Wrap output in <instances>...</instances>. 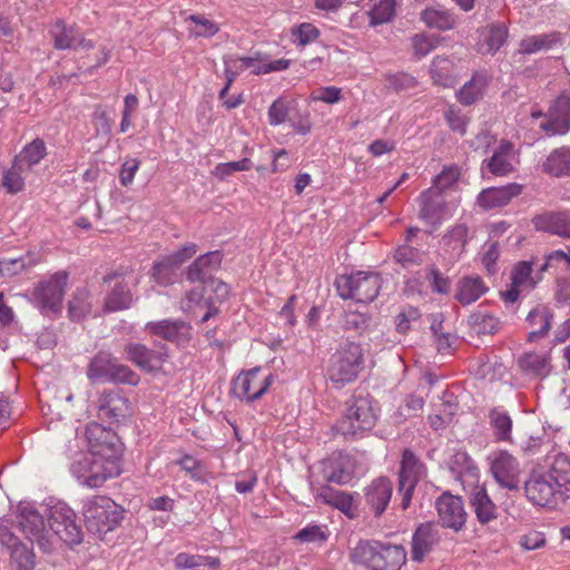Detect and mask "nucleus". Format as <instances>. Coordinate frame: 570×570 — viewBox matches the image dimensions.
<instances>
[{
  "instance_id": "38",
  "label": "nucleus",
  "mask_w": 570,
  "mask_h": 570,
  "mask_svg": "<svg viewBox=\"0 0 570 570\" xmlns=\"http://www.w3.org/2000/svg\"><path fill=\"white\" fill-rule=\"evenodd\" d=\"M513 151V144L509 140H501L488 160L489 170L495 176H504L513 170L510 156Z\"/></svg>"
},
{
  "instance_id": "23",
  "label": "nucleus",
  "mask_w": 570,
  "mask_h": 570,
  "mask_svg": "<svg viewBox=\"0 0 570 570\" xmlns=\"http://www.w3.org/2000/svg\"><path fill=\"white\" fill-rule=\"evenodd\" d=\"M393 494V483L389 478L381 476L364 489L365 508L375 518L386 510Z\"/></svg>"
},
{
  "instance_id": "63",
  "label": "nucleus",
  "mask_w": 570,
  "mask_h": 570,
  "mask_svg": "<svg viewBox=\"0 0 570 570\" xmlns=\"http://www.w3.org/2000/svg\"><path fill=\"white\" fill-rule=\"evenodd\" d=\"M386 86L394 91L412 89L416 86V79L407 72L391 73L385 77Z\"/></svg>"
},
{
  "instance_id": "17",
  "label": "nucleus",
  "mask_w": 570,
  "mask_h": 570,
  "mask_svg": "<svg viewBox=\"0 0 570 570\" xmlns=\"http://www.w3.org/2000/svg\"><path fill=\"white\" fill-rule=\"evenodd\" d=\"M98 415L110 424L119 423L130 415V402L119 389L104 390L97 401Z\"/></svg>"
},
{
  "instance_id": "35",
  "label": "nucleus",
  "mask_w": 570,
  "mask_h": 570,
  "mask_svg": "<svg viewBox=\"0 0 570 570\" xmlns=\"http://www.w3.org/2000/svg\"><path fill=\"white\" fill-rule=\"evenodd\" d=\"M549 475L557 490L567 499L570 498V459L559 453L554 456L550 470L544 472Z\"/></svg>"
},
{
  "instance_id": "59",
  "label": "nucleus",
  "mask_w": 570,
  "mask_h": 570,
  "mask_svg": "<svg viewBox=\"0 0 570 570\" xmlns=\"http://www.w3.org/2000/svg\"><path fill=\"white\" fill-rule=\"evenodd\" d=\"M291 109L287 104L282 99L277 98L268 107L267 117L271 126H279L288 120L291 116Z\"/></svg>"
},
{
  "instance_id": "28",
  "label": "nucleus",
  "mask_w": 570,
  "mask_h": 570,
  "mask_svg": "<svg viewBox=\"0 0 570 570\" xmlns=\"http://www.w3.org/2000/svg\"><path fill=\"white\" fill-rule=\"evenodd\" d=\"M537 230L570 238V212H544L532 218Z\"/></svg>"
},
{
  "instance_id": "24",
  "label": "nucleus",
  "mask_w": 570,
  "mask_h": 570,
  "mask_svg": "<svg viewBox=\"0 0 570 570\" xmlns=\"http://www.w3.org/2000/svg\"><path fill=\"white\" fill-rule=\"evenodd\" d=\"M222 262L223 254L220 250L203 254L187 267L185 272L186 279L190 283L206 285L215 278L213 275L220 268Z\"/></svg>"
},
{
  "instance_id": "36",
  "label": "nucleus",
  "mask_w": 570,
  "mask_h": 570,
  "mask_svg": "<svg viewBox=\"0 0 570 570\" xmlns=\"http://www.w3.org/2000/svg\"><path fill=\"white\" fill-rule=\"evenodd\" d=\"M518 365L524 374L541 379L548 376L551 370L550 356L538 352L523 353L518 358Z\"/></svg>"
},
{
  "instance_id": "49",
  "label": "nucleus",
  "mask_w": 570,
  "mask_h": 570,
  "mask_svg": "<svg viewBox=\"0 0 570 570\" xmlns=\"http://www.w3.org/2000/svg\"><path fill=\"white\" fill-rule=\"evenodd\" d=\"M28 169L13 159L12 166L3 174L1 183L2 187L9 194H17L21 191L24 187V178L22 175Z\"/></svg>"
},
{
  "instance_id": "19",
  "label": "nucleus",
  "mask_w": 570,
  "mask_h": 570,
  "mask_svg": "<svg viewBox=\"0 0 570 570\" xmlns=\"http://www.w3.org/2000/svg\"><path fill=\"white\" fill-rule=\"evenodd\" d=\"M541 124V129L550 135H566L570 131V97L566 94L558 96L549 107Z\"/></svg>"
},
{
  "instance_id": "31",
  "label": "nucleus",
  "mask_w": 570,
  "mask_h": 570,
  "mask_svg": "<svg viewBox=\"0 0 570 570\" xmlns=\"http://www.w3.org/2000/svg\"><path fill=\"white\" fill-rule=\"evenodd\" d=\"M488 289L481 276H464L456 283L454 298L464 306L470 305L484 295Z\"/></svg>"
},
{
  "instance_id": "44",
  "label": "nucleus",
  "mask_w": 570,
  "mask_h": 570,
  "mask_svg": "<svg viewBox=\"0 0 570 570\" xmlns=\"http://www.w3.org/2000/svg\"><path fill=\"white\" fill-rule=\"evenodd\" d=\"M91 294L82 287L77 288L69 301L68 313L72 321H81L91 312Z\"/></svg>"
},
{
  "instance_id": "55",
  "label": "nucleus",
  "mask_w": 570,
  "mask_h": 570,
  "mask_svg": "<svg viewBox=\"0 0 570 570\" xmlns=\"http://www.w3.org/2000/svg\"><path fill=\"white\" fill-rule=\"evenodd\" d=\"M425 278L430 283L433 293L441 295H448L450 293L451 279L444 276L435 266L428 268Z\"/></svg>"
},
{
  "instance_id": "32",
  "label": "nucleus",
  "mask_w": 570,
  "mask_h": 570,
  "mask_svg": "<svg viewBox=\"0 0 570 570\" xmlns=\"http://www.w3.org/2000/svg\"><path fill=\"white\" fill-rule=\"evenodd\" d=\"M552 320L553 313L549 307L539 305L532 308L525 318L527 324L532 327L527 341L532 343L546 337L550 332Z\"/></svg>"
},
{
  "instance_id": "29",
  "label": "nucleus",
  "mask_w": 570,
  "mask_h": 570,
  "mask_svg": "<svg viewBox=\"0 0 570 570\" xmlns=\"http://www.w3.org/2000/svg\"><path fill=\"white\" fill-rule=\"evenodd\" d=\"M469 500L476 520L481 524H488L498 518V508L483 485L474 487Z\"/></svg>"
},
{
  "instance_id": "11",
  "label": "nucleus",
  "mask_w": 570,
  "mask_h": 570,
  "mask_svg": "<svg viewBox=\"0 0 570 570\" xmlns=\"http://www.w3.org/2000/svg\"><path fill=\"white\" fill-rule=\"evenodd\" d=\"M527 499L534 505L554 508L566 498L554 488L552 480L543 471H532L523 482Z\"/></svg>"
},
{
  "instance_id": "14",
  "label": "nucleus",
  "mask_w": 570,
  "mask_h": 570,
  "mask_svg": "<svg viewBox=\"0 0 570 570\" xmlns=\"http://www.w3.org/2000/svg\"><path fill=\"white\" fill-rule=\"evenodd\" d=\"M86 438L90 453L99 456L105 462L114 461L119 464L122 448L117 434L111 429H106L99 423H92L86 429Z\"/></svg>"
},
{
  "instance_id": "43",
  "label": "nucleus",
  "mask_w": 570,
  "mask_h": 570,
  "mask_svg": "<svg viewBox=\"0 0 570 570\" xmlns=\"http://www.w3.org/2000/svg\"><path fill=\"white\" fill-rule=\"evenodd\" d=\"M47 155L46 144L42 139L36 138L27 144L21 153L14 157V160L30 170L32 166L38 165Z\"/></svg>"
},
{
  "instance_id": "15",
  "label": "nucleus",
  "mask_w": 570,
  "mask_h": 570,
  "mask_svg": "<svg viewBox=\"0 0 570 570\" xmlns=\"http://www.w3.org/2000/svg\"><path fill=\"white\" fill-rule=\"evenodd\" d=\"M145 331L151 336L174 344L178 348H186L193 340V326L181 318H165L150 321Z\"/></svg>"
},
{
  "instance_id": "57",
  "label": "nucleus",
  "mask_w": 570,
  "mask_h": 570,
  "mask_svg": "<svg viewBox=\"0 0 570 570\" xmlns=\"http://www.w3.org/2000/svg\"><path fill=\"white\" fill-rule=\"evenodd\" d=\"M549 268L570 273V258L568 252L561 249L553 250L546 256V262L540 267V272H546Z\"/></svg>"
},
{
  "instance_id": "3",
  "label": "nucleus",
  "mask_w": 570,
  "mask_h": 570,
  "mask_svg": "<svg viewBox=\"0 0 570 570\" xmlns=\"http://www.w3.org/2000/svg\"><path fill=\"white\" fill-rule=\"evenodd\" d=\"M87 530L101 537L120 525L125 509L106 495H94L82 502Z\"/></svg>"
},
{
  "instance_id": "25",
  "label": "nucleus",
  "mask_w": 570,
  "mask_h": 570,
  "mask_svg": "<svg viewBox=\"0 0 570 570\" xmlns=\"http://www.w3.org/2000/svg\"><path fill=\"white\" fill-rule=\"evenodd\" d=\"M491 472L495 481L505 489L519 488V463L507 451H501L491 463Z\"/></svg>"
},
{
  "instance_id": "42",
  "label": "nucleus",
  "mask_w": 570,
  "mask_h": 570,
  "mask_svg": "<svg viewBox=\"0 0 570 570\" xmlns=\"http://www.w3.org/2000/svg\"><path fill=\"white\" fill-rule=\"evenodd\" d=\"M468 323L476 335H494L501 327L499 317L483 311L472 313L469 316Z\"/></svg>"
},
{
  "instance_id": "2",
  "label": "nucleus",
  "mask_w": 570,
  "mask_h": 570,
  "mask_svg": "<svg viewBox=\"0 0 570 570\" xmlns=\"http://www.w3.org/2000/svg\"><path fill=\"white\" fill-rule=\"evenodd\" d=\"M375 400L366 395H353L346 402L344 415L338 420L334 430L345 439L362 436L364 432L372 430L377 421Z\"/></svg>"
},
{
  "instance_id": "61",
  "label": "nucleus",
  "mask_w": 570,
  "mask_h": 570,
  "mask_svg": "<svg viewBox=\"0 0 570 570\" xmlns=\"http://www.w3.org/2000/svg\"><path fill=\"white\" fill-rule=\"evenodd\" d=\"M532 264L527 261L519 262L511 272V283L513 286H522L529 283V286L533 288L535 282L531 278Z\"/></svg>"
},
{
  "instance_id": "41",
  "label": "nucleus",
  "mask_w": 570,
  "mask_h": 570,
  "mask_svg": "<svg viewBox=\"0 0 570 570\" xmlns=\"http://www.w3.org/2000/svg\"><path fill=\"white\" fill-rule=\"evenodd\" d=\"M509 29L504 23H492L488 26V32L479 47L482 55H494L507 42Z\"/></svg>"
},
{
  "instance_id": "22",
  "label": "nucleus",
  "mask_w": 570,
  "mask_h": 570,
  "mask_svg": "<svg viewBox=\"0 0 570 570\" xmlns=\"http://www.w3.org/2000/svg\"><path fill=\"white\" fill-rule=\"evenodd\" d=\"M311 490L313 491L316 500L340 510L348 519H355L358 517L357 507L352 493L334 489L327 484L315 488L313 483H311Z\"/></svg>"
},
{
  "instance_id": "37",
  "label": "nucleus",
  "mask_w": 570,
  "mask_h": 570,
  "mask_svg": "<svg viewBox=\"0 0 570 570\" xmlns=\"http://www.w3.org/2000/svg\"><path fill=\"white\" fill-rule=\"evenodd\" d=\"M487 86V75L475 72L456 92V99L463 106H471L483 97Z\"/></svg>"
},
{
  "instance_id": "7",
  "label": "nucleus",
  "mask_w": 570,
  "mask_h": 570,
  "mask_svg": "<svg viewBox=\"0 0 570 570\" xmlns=\"http://www.w3.org/2000/svg\"><path fill=\"white\" fill-rule=\"evenodd\" d=\"M70 471L81 484L91 489L102 487L107 480L117 478L121 472L120 464L105 462L90 452L80 454L71 463Z\"/></svg>"
},
{
  "instance_id": "34",
  "label": "nucleus",
  "mask_w": 570,
  "mask_h": 570,
  "mask_svg": "<svg viewBox=\"0 0 570 570\" xmlns=\"http://www.w3.org/2000/svg\"><path fill=\"white\" fill-rule=\"evenodd\" d=\"M564 35L560 31H552L549 33L533 35L523 38L520 41L519 53L532 55L540 50H550L563 43Z\"/></svg>"
},
{
  "instance_id": "30",
  "label": "nucleus",
  "mask_w": 570,
  "mask_h": 570,
  "mask_svg": "<svg viewBox=\"0 0 570 570\" xmlns=\"http://www.w3.org/2000/svg\"><path fill=\"white\" fill-rule=\"evenodd\" d=\"M439 541L438 531L431 523L420 524L412 537L411 557L415 562H422L433 546Z\"/></svg>"
},
{
  "instance_id": "4",
  "label": "nucleus",
  "mask_w": 570,
  "mask_h": 570,
  "mask_svg": "<svg viewBox=\"0 0 570 570\" xmlns=\"http://www.w3.org/2000/svg\"><path fill=\"white\" fill-rule=\"evenodd\" d=\"M87 379L91 383H117L136 386L139 375L128 365L119 363L108 350L98 351L89 361L86 368Z\"/></svg>"
},
{
  "instance_id": "45",
  "label": "nucleus",
  "mask_w": 570,
  "mask_h": 570,
  "mask_svg": "<svg viewBox=\"0 0 570 570\" xmlns=\"http://www.w3.org/2000/svg\"><path fill=\"white\" fill-rule=\"evenodd\" d=\"M421 19L429 28L442 31L451 30L455 26L454 16L442 9L426 8L421 12Z\"/></svg>"
},
{
  "instance_id": "50",
  "label": "nucleus",
  "mask_w": 570,
  "mask_h": 570,
  "mask_svg": "<svg viewBox=\"0 0 570 570\" xmlns=\"http://www.w3.org/2000/svg\"><path fill=\"white\" fill-rule=\"evenodd\" d=\"M177 269L175 265L167 262V258L164 257L161 261L154 263L150 274L158 285L166 287L176 282Z\"/></svg>"
},
{
  "instance_id": "33",
  "label": "nucleus",
  "mask_w": 570,
  "mask_h": 570,
  "mask_svg": "<svg viewBox=\"0 0 570 570\" xmlns=\"http://www.w3.org/2000/svg\"><path fill=\"white\" fill-rule=\"evenodd\" d=\"M134 295L128 283L117 282L106 294L102 311L106 314L125 311L131 307Z\"/></svg>"
},
{
  "instance_id": "58",
  "label": "nucleus",
  "mask_w": 570,
  "mask_h": 570,
  "mask_svg": "<svg viewBox=\"0 0 570 570\" xmlns=\"http://www.w3.org/2000/svg\"><path fill=\"white\" fill-rule=\"evenodd\" d=\"M448 65L449 60L440 56L435 57L431 63L430 72L434 82L443 87L452 85V77L449 75Z\"/></svg>"
},
{
  "instance_id": "6",
  "label": "nucleus",
  "mask_w": 570,
  "mask_h": 570,
  "mask_svg": "<svg viewBox=\"0 0 570 570\" xmlns=\"http://www.w3.org/2000/svg\"><path fill=\"white\" fill-rule=\"evenodd\" d=\"M334 286L341 298L368 304L377 297L382 277L375 272L358 271L336 276Z\"/></svg>"
},
{
  "instance_id": "62",
  "label": "nucleus",
  "mask_w": 570,
  "mask_h": 570,
  "mask_svg": "<svg viewBox=\"0 0 570 570\" xmlns=\"http://www.w3.org/2000/svg\"><path fill=\"white\" fill-rule=\"evenodd\" d=\"M444 118L451 130L459 132L461 136L465 135L469 119L459 108L454 106L449 107L444 114Z\"/></svg>"
},
{
  "instance_id": "20",
  "label": "nucleus",
  "mask_w": 570,
  "mask_h": 570,
  "mask_svg": "<svg viewBox=\"0 0 570 570\" xmlns=\"http://www.w3.org/2000/svg\"><path fill=\"white\" fill-rule=\"evenodd\" d=\"M354 460L345 452H334L322 462V474L326 482L344 485L354 475Z\"/></svg>"
},
{
  "instance_id": "40",
  "label": "nucleus",
  "mask_w": 570,
  "mask_h": 570,
  "mask_svg": "<svg viewBox=\"0 0 570 570\" xmlns=\"http://www.w3.org/2000/svg\"><path fill=\"white\" fill-rule=\"evenodd\" d=\"M50 37L53 40V47L57 50H67L76 48L79 39V31L73 26H67L63 20H57L50 28Z\"/></svg>"
},
{
  "instance_id": "26",
  "label": "nucleus",
  "mask_w": 570,
  "mask_h": 570,
  "mask_svg": "<svg viewBox=\"0 0 570 570\" xmlns=\"http://www.w3.org/2000/svg\"><path fill=\"white\" fill-rule=\"evenodd\" d=\"M522 193V186L511 183L504 186L483 189L476 197V204L484 210L501 208L508 205L512 198Z\"/></svg>"
},
{
  "instance_id": "18",
  "label": "nucleus",
  "mask_w": 570,
  "mask_h": 570,
  "mask_svg": "<svg viewBox=\"0 0 570 570\" xmlns=\"http://www.w3.org/2000/svg\"><path fill=\"white\" fill-rule=\"evenodd\" d=\"M0 542L10 553L12 570H35L36 556L30 544L22 542L6 527L0 528Z\"/></svg>"
},
{
  "instance_id": "9",
  "label": "nucleus",
  "mask_w": 570,
  "mask_h": 570,
  "mask_svg": "<svg viewBox=\"0 0 570 570\" xmlns=\"http://www.w3.org/2000/svg\"><path fill=\"white\" fill-rule=\"evenodd\" d=\"M48 523L51 531L66 544L81 543L83 533L77 522V514L65 502H57L49 508Z\"/></svg>"
},
{
  "instance_id": "64",
  "label": "nucleus",
  "mask_w": 570,
  "mask_h": 570,
  "mask_svg": "<svg viewBox=\"0 0 570 570\" xmlns=\"http://www.w3.org/2000/svg\"><path fill=\"white\" fill-rule=\"evenodd\" d=\"M325 527L312 524L301 529L295 538L304 543L318 542L322 543L327 540V533Z\"/></svg>"
},
{
  "instance_id": "46",
  "label": "nucleus",
  "mask_w": 570,
  "mask_h": 570,
  "mask_svg": "<svg viewBox=\"0 0 570 570\" xmlns=\"http://www.w3.org/2000/svg\"><path fill=\"white\" fill-rule=\"evenodd\" d=\"M174 564L177 569H197L200 567H208L217 569L220 564L218 558L210 556L190 554L187 552H179L175 559Z\"/></svg>"
},
{
  "instance_id": "51",
  "label": "nucleus",
  "mask_w": 570,
  "mask_h": 570,
  "mask_svg": "<svg viewBox=\"0 0 570 570\" xmlns=\"http://www.w3.org/2000/svg\"><path fill=\"white\" fill-rule=\"evenodd\" d=\"M423 256L424 253L421 249L410 244L400 245L394 253L395 262L404 268L421 265L423 263Z\"/></svg>"
},
{
  "instance_id": "12",
  "label": "nucleus",
  "mask_w": 570,
  "mask_h": 570,
  "mask_svg": "<svg viewBox=\"0 0 570 570\" xmlns=\"http://www.w3.org/2000/svg\"><path fill=\"white\" fill-rule=\"evenodd\" d=\"M274 382L272 374L264 375L259 366L242 371L232 381V393L239 400L252 403L259 400Z\"/></svg>"
},
{
  "instance_id": "56",
  "label": "nucleus",
  "mask_w": 570,
  "mask_h": 570,
  "mask_svg": "<svg viewBox=\"0 0 570 570\" xmlns=\"http://www.w3.org/2000/svg\"><path fill=\"white\" fill-rule=\"evenodd\" d=\"M187 21L195 23L193 33L196 37L209 38L215 36L219 31V27L214 21L207 19L203 14H190L186 18Z\"/></svg>"
},
{
  "instance_id": "16",
  "label": "nucleus",
  "mask_w": 570,
  "mask_h": 570,
  "mask_svg": "<svg viewBox=\"0 0 570 570\" xmlns=\"http://www.w3.org/2000/svg\"><path fill=\"white\" fill-rule=\"evenodd\" d=\"M124 352L129 362L148 373L159 371L169 358V350L164 343L150 348L142 343L128 342Z\"/></svg>"
},
{
  "instance_id": "5",
  "label": "nucleus",
  "mask_w": 570,
  "mask_h": 570,
  "mask_svg": "<svg viewBox=\"0 0 570 570\" xmlns=\"http://www.w3.org/2000/svg\"><path fill=\"white\" fill-rule=\"evenodd\" d=\"M363 368V350L354 342H342L331 355L327 376L336 387L354 382Z\"/></svg>"
},
{
  "instance_id": "10",
  "label": "nucleus",
  "mask_w": 570,
  "mask_h": 570,
  "mask_svg": "<svg viewBox=\"0 0 570 570\" xmlns=\"http://www.w3.org/2000/svg\"><path fill=\"white\" fill-rule=\"evenodd\" d=\"M426 466L419 456L410 449L402 453L399 471V494L402 497L401 509L406 510L412 501L417 483L425 478Z\"/></svg>"
},
{
  "instance_id": "53",
  "label": "nucleus",
  "mask_w": 570,
  "mask_h": 570,
  "mask_svg": "<svg viewBox=\"0 0 570 570\" xmlns=\"http://www.w3.org/2000/svg\"><path fill=\"white\" fill-rule=\"evenodd\" d=\"M253 168V161L249 158H243L237 161L219 163L215 166L213 175L225 180L236 171H246Z\"/></svg>"
},
{
  "instance_id": "13",
  "label": "nucleus",
  "mask_w": 570,
  "mask_h": 570,
  "mask_svg": "<svg viewBox=\"0 0 570 570\" xmlns=\"http://www.w3.org/2000/svg\"><path fill=\"white\" fill-rule=\"evenodd\" d=\"M86 438L90 453L99 456L105 462L114 461L119 464L122 448L117 434L111 429H106L99 423H92L86 429Z\"/></svg>"
},
{
  "instance_id": "54",
  "label": "nucleus",
  "mask_w": 570,
  "mask_h": 570,
  "mask_svg": "<svg viewBox=\"0 0 570 570\" xmlns=\"http://www.w3.org/2000/svg\"><path fill=\"white\" fill-rule=\"evenodd\" d=\"M321 36L320 29L311 22H303L292 28V37L298 46L314 42Z\"/></svg>"
},
{
  "instance_id": "1",
  "label": "nucleus",
  "mask_w": 570,
  "mask_h": 570,
  "mask_svg": "<svg viewBox=\"0 0 570 570\" xmlns=\"http://www.w3.org/2000/svg\"><path fill=\"white\" fill-rule=\"evenodd\" d=\"M351 561L368 570H400L406 561L403 546L376 540H361L350 554Z\"/></svg>"
},
{
  "instance_id": "27",
  "label": "nucleus",
  "mask_w": 570,
  "mask_h": 570,
  "mask_svg": "<svg viewBox=\"0 0 570 570\" xmlns=\"http://www.w3.org/2000/svg\"><path fill=\"white\" fill-rule=\"evenodd\" d=\"M420 202L421 209L419 217L432 225L433 228H439L446 210V203L443 195L438 190L428 189L420 195Z\"/></svg>"
},
{
  "instance_id": "52",
  "label": "nucleus",
  "mask_w": 570,
  "mask_h": 570,
  "mask_svg": "<svg viewBox=\"0 0 570 570\" xmlns=\"http://www.w3.org/2000/svg\"><path fill=\"white\" fill-rule=\"evenodd\" d=\"M395 0H381L370 11V22L372 26L390 22L395 14Z\"/></svg>"
},
{
  "instance_id": "39",
  "label": "nucleus",
  "mask_w": 570,
  "mask_h": 570,
  "mask_svg": "<svg viewBox=\"0 0 570 570\" xmlns=\"http://www.w3.org/2000/svg\"><path fill=\"white\" fill-rule=\"evenodd\" d=\"M543 171L554 176H570V147H560L550 153L542 165Z\"/></svg>"
},
{
  "instance_id": "47",
  "label": "nucleus",
  "mask_w": 570,
  "mask_h": 570,
  "mask_svg": "<svg viewBox=\"0 0 570 570\" xmlns=\"http://www.w3.org/2000/svg\"><path fill=\"white\" fill-rule=\"evenodd\" d=\"M18 519L20 528L28 539L37 535L39 531L45 529V520L42 515L33 508H22Z\"/></svg>"
},
{
  "instance_id": "8",
  "label": "nucleus",
  "mask_w": 570,
  "mask_h": 570,
  "mask_svg": "<svg viewBox=\"0 0 570 570\" xmlns=\"http://www.w3.org/2000/svg\"><path fill=\"white\" fill-rule=\"evenodd\" d=\"M67 282L68 273L60 271L37 284L31 294V302L41 314L60 312Z\"/></svg>"
},
{
  "instance_id": "48",
  "label": "nucleus",
  "mask_w": 570,
  "mask_h": 570,
  "mask_svg": "<svg viewBox=\"0 0 570 570\" xmlns=\"http://www.w3.org/2000/svg\"><path fill=\"white\" fill-rule=\"evenodd\" d=\"M489 420L498 441L511 440L512 419L508 412L500 409H493L489 413Z\"/></svg>"
},
{
  "instance_id": "60",
  "label": "nucleus",
  "mask_w": 570,
  "mask_h": 570,
  "mask_svg": "<svg viewBox=\"0 0 570 570\" xmlns=\"http://www.w3.org/2000/svg\"><path fill=\"white\" fill-rule=\"evenodd\" d=\"M439 45V40L434 36H426L424 33H416L412 37V47L414 55L417 58L428 56Z\"/></svg>"
},
{
  "instance_id": "21",
  "label": "nucleus",
  "mask_w": 570,
  "mask_h": 570,
  "mask_svg": "<svg viewBox=\"0 0 570 570\" xmlns=\"http://www.w3.org/2000/svg\"><path fill=\"white\" fill-rule=\"evenodd\" d=\"M440 522L444 528L459 531L466 520L463 500L461 497L443 493L435 502Z\"/></svg>"
}]
</instances>
